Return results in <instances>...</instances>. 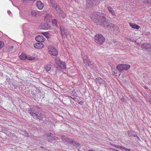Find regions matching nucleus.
<instances>
[{"label": "nucleus", "instance_id": "nucleus-1", "mask_svg": "<svg viewBox=\"0 0 151 151\" xmlns=\"http://www.w3.org/2000/svg\"><path fill=\"white\" fill-rule=\"evenodd\" d=\"M103 15L100 13H94L91 18L94 23L103 26L105 28H110L111 30H113L112 29H113L114 25L109 22H108Z\"/></svg>", "mask_w": 151, "mask_h": 151}, {"label": "nucleus", "instance_id": "nucleus-2", "mask_svg": "<svg viewBox=\"0 0 151 151\" xmlns=\"http://www.w3.org/2000/svg\"><path fill=\"white\" fill-rule=\"evenodd\" d=\"M94 40L97 44L101 45L105 42V39L102 35L100 34H98L95 35Z\"/></svg>", "mask_w": 151, "mask_h": 151}, {"label": "nucleus", "instance_id": "nucleus-3", "mask_svg": "<svg viewBox=\"0 0 151 151\" xmlns=\"http://www.w3.org/2000/svg\"><path fill=\"white\" fill-rule=\"evenodd\" d=\"M130 67V65L128 64H120L117 66L116 68L120 73L123 70H128Z\"/></svg>", "mask_w": 151, "mask_h": 151}, {"label": "nucleus", "instance_id": "nucleus-4", "mask_svg": "<svg viewBox=\"0 0 151 151\" xmlns=\"http://www.w3.org/2000/svg\"><path fill=\"white\" fill-rule=\"evenodd\" d=\"M99 3V0H89L86 2V7L88 8H91L93 6L98 4Z\"/></svg>", "mask_w": 151, "mask_h": 151}, {"label": "nucleus", "instance_id": "nucleus-5", "mask_svg": "<svg viewBox=\"0 0 151 151\" xmlns=\"http://www.w3.org/2000/svg\"><path fill=\"white\" fill-rule=\"evenodd\" d=\"M95 81L98 86L105 85L106 83V81L104 80L100 77L96 78Z\"/></svg>", "mask_w": 151, "mask_h": 151}, {"label": "nucleus", "instance_id": "nucleus-6", "mask_svg": "<svg viewBox=\"0 0 151 151\" xmlns=\"http://www.w3.org/2000/svg\"><path fill=\"white\" fill-rule=\"evenodd\" d=\"M31 115L35 118H37L40 120H42L44 117L43 115L41 113L36 114L34 112H30Z\"/></svg>", "mask_w": 151, "mask_h": 151}, {"label": "nucleus", "instance_id": "nucleus-7", "mask_svg": "<svg viewBox=\"0 0 151 151\" xmlns=\"http://www.w3.org/2000/svg\"><path fill=\"white\" fill-rule=\"evenodd\" d=\"M83 62L85 65L84 66L86 67H90L92 68L93 66V63L89 59H86L85 58H83Z\"/></svg>", "mask_w": 151, "mask_h": 151}, {"label": "nucleus", "instance_id": "nucleus-8", "mask_svg": "<svg viewBox=\"0 0 151 151\" xmlns=\"http://www.w3.org/2000/svg\"><path fill=\"white\" fill-rule=\"evenodd\" d=\"M48 49L49 54L55 56L58 54V52L56 48L53 47H50Z\"/></svg>", "mask_w": 151, "mask_h": 151}, {"label": "nucleus", "instance_id": "nucleus-9", "mask_svg": "<svg viewBox=\"0 0 151 151\" xmlns=\"http://www.w3.org/2000/svg\"><path fill=\"white\" fill-rule=\"evenodd\" d=\"M60 29L62 37H66L68 34L67 29H65L63 26H60Z\"/></svg>", "mask_w": 151, "mask_h": 151}, {"label": "nucleus", "instance_id": "nucleus-10", "mask_svg": "<svg viewBox=\"0 0 151 151\" xmlns=\"http://www.w3.org/2000/svg\"><path fill=\"white\" fill-rule=\"evenodd\" d=\"M62 138L63 142L66 144H71L73 142V140H72L71 139H69L67 137H62Z\"/></svg>", "mask_w": 151, "mask_h": 151}, {"label": "nucleus", "instance_id": "nucleus-11", "mask_svg": "<svg viewBox=\"0 0 151 151\" xmlns=\"http://www.w3.org/2000/svg\"><path fill=\"white\" fill-rule=\"evenodd\" d=\"M35 39L37 41L40 42H44L45 39V38L42 35H38L36 36L35 37Z\"/></svg>", "mask_w": 151, "mask_h": 151}, {"label": "nucleus", "instance_id": "nucleus-12", "mask_svg": "<svg viewBox=\"0 0 151 151\" xmlns=\"http://www.w3.org/2000/svg\"><path fill=\"white\" fill-rule=\"evenodd\" d=\"M50 1L52 4V7L55 9L56 11H58V10L60 9V7L57 6L55 1L54 0H50Z\"/></svg>", "mask_w": 151, "mask_h": 151}, {"label": "nucleus", "instance_id": "nucleus-13", "mask_svg": "<svg viewBox=\"0 0 151 151\" xmlns=\"http://www.w3.org/2000/svg\"><path fill=\"white\" fill-rule=\"evenodd\" d=\"M127 133L129 137H136L138 139L140 140L139 137L137 136L135 132L131 131H128Z\"/></svg>", "mask_w": 151, "mask_h": 151}, {"label": "nucleus", "instance_id": "nucleus-14", "mask_svg": "<svg viewBox=\"0 0 151 151\" xmlns=\"http://www.w3.org/2000/svg\"><path fill=\"white\" fill-rule=\"evenodd\" d=\"M44 46L43 44L41 43H35L34 44V47L37 49H41Z\"/></svg>", "mask_w": 151, "mask_h": 151}, {"label": "nucleus", "instance_id": "nucleus-15", "mask_svg": "<svg viewBox=\"0 0 151 151\" xmlns=\"http://www.w3.org/2000/svg\"><path fill=\"white\" fill-rule=\"evenodd\" d=\"M55 64H54L55 67L57 68L59 67V65H60L61 62H62L60 60V59L58 58H56L55 59Z\"/></svg>", "mask_w": 151, "mask_h": 151}, {"label": "nucleus", "instance_id": "nucleus-16", "mask_svg": "<svg viewBox=\"0 0 151 151\" xmlns=\"http://www.w3.org/2000/svg\"><path fill=\"white\" fill-rule=\"evenodd\" d=\"M142 47L145 49H151L150 43H145L142 45Z\"/></svg>", "mask_w": 151, "mask_h": 151}, {"label": "nucleus", "instance_id": "nucleus-17", "mask_svg": "<svg viewBox=\"0 0 151 151\" xmlns=\"http://www.w3.org/2000/svg\"><path fill=\"white\" fill-rule=\"evenodd\" d=\"M41 28L44 29H49L50 27V25L48 23H46L43 25L41 26Z\"/></svg>", "mask_w": 151, "mask_h": 151}, {"label": "nucleus", "instance_id": "nucleus-18", "mask_svg": "<svg viewBox=\"0 0 151 151\" xmlns=\"http://www.w3.org/2000/svg\"><path fill=\"white\" fill-rule=\"evenodd\" d=\"M56 11L58 13L59 16L61 17L64 18L65 17L66 14L63 11L60 10V9L58 10V11Z\"/></svg>", "mask_w": 151, "mask_h": 151}, {"label": "nucleus", "instance_id": "nucleus-19", "mask_svg": "<svg viewBox=\"0 0 151 151\" xmlns=\"http://www.w3.org/2000/svg\"><path fill=\"white\" fill-rule=\"evenodd\" d=\"M36 6L37 8L40 9H42L44 6L43 4L40 1H38L36 2Z\"/></svg>", "mask_w": 151, "mask_h": 151}, {"label": "nucleus", "instance_id": "nucleus-20", "mask_svg": "<svg viewBox=\"0 0 151 151\" xmlns=\"http://www.w3.org/2000/svg\"><path fill=\"white\" fill-rule=\"evenodd\" d=\"M59 67H58L57 68L60 69H65L66 68L65 64L64 62H62L59 65Z\"/></svg>", "mask_w": 151, "mask_h": 151}, {"label": "nucleus", "instance_id": "nucleus-21", "mask_svg": "<svg viewBox=\"0 0 151 151\" xmlns=\"http://www.w3.org/2000/svg\"><path fill=\"white\" fill-rule=\"evenodd\" d=\"M73 145V148L74 149H78L80 148L81 147L80 144L77 142H74L72 143Z\"/></svg>", "mask_w": 151, "mask_h": 151}, {"label": "nucleus", "instance_id": "nucleus-22", "mask_svg": "<svg viewBox=\"0 0 151 151\" xmlns=\"http://www.w3.org/2000/svg\"><path fill=\"white\" fill-rule=\"evenodd\" d=\"M129 26L132 28L138 29L140 28V26L134 23H129Z\"/></svg>", "mask_w": 151, "mask_h": 151}, {"label": "nucleus", "instance_id": "nucleus-23", "mask_svg": "<svg viewBox=\"0 0 151 151\" xmlns=\"http://www.w3.org/2000/svg\"><path fill=\"white\" fill-rule=\"evenodd\" d=\"M49 142L51 141H56L58 139V138L56 137L53 136L47 139Z\"/></svg>", "mask_w": 151, "mask_h": 151}, {"label": "nucleus", "instance_id": "nucleus-24", "mask_svg": "<svg viewBox=\"0 0 151 151\" xmlns=\"http://www.w3.org/2000/svg\"><path fill=\"white\" fill-rule=\"evenodd\" d=\"M108 9L109 12L113 16H115V12L112 8L110 6L108 7Z\"/></svg>", "mask_w": 151, "mask_h": 151}, {"label": "nucleus", "instance_id": "nucleus-25", "mask_svg": "<svg viewBox=\"0 0 151 151\" xmlns=\"http://www.w3.org/2000/svg\"><path fill=\"white\" fill-rule=\"evenodd\" d=\"M45 69L47 72L49 71L51 68V66L50 65H46L44 67Z\"/></svg>", "mask_w": 151, "mask_h": 151}, {"label": "nucleus", "instance_id": "nucleus-26", "mask_svg": "<svg viewBox=\"0 0 151 151\" xmlns=\"http://www.w3.org/2000/svg\"><path fill=\"white\" fill-rule=\"evenodd\" d=\"M27 56L24 53H22L19 56L20 59L22 60H24L27 59Z\"/></svg>", "mask_w": 151, "mask_h": 151}, {"label": "nucleus", "instance_id": "nucleus-27", "mask_svg": "<svg viewBox=\"0 0 151 151\" xmlns=\"http://www.w3.org/2000/svg\"><path fill=\"white\" fill-rule=\"evenodd\" d=\"M52 18V15L50 14H47L45 18V19L47 21V20H50Z\"/></svg>", "mask_w": 151, "mask_h": 151}, {"label": "nucleus", "instance_id": "nucleus-28", "mask_svg": "<svg viewBox=\"0 0 151 151\" xmlns=\"http://www.w3.org/2000/svg\"><path fill=\"white\" fill-rule=\"evenodd\" d=\"M13 48L14 47L13 46H9L8 48L7 51L9 52H14Z\"/></svg>", "mask_w": 151, "mask_h": 151}, {"label": "nucleus", "instance_id": "nucleus-29", "mask_svg": "<svg viewBox=\"0 0 151 151\" xmlns=\"http://www.w3.org/2000/svg\"><path fill=\"white\" fill-rule=\"evenodd\" d=\"M52 23L53 26H57V22L56 19H53L52 21Z\"/></svg>", "mask_w": 151, "mask_h": 151}, {"label": "nucleus", "instance_id": "nucleus-30", "mask_svg": "<svg viewBox=\"0 0 151 151\" xmlns=\"http://www.w3.org/2000/svg\"><path fill=\"white\" fill-rule=\"evenodd\" d=\"M31 15L32 17H36L37 15V13L35 11H32L31 12Z\"/></svg>", "mask_w": 151, "mask_h": 151}, {"label": "nucleus", "instance_id": "nucleus-31", "mask_svg": "<svg viewBox=\"0 0 151 151\" xmlns=\"http://www.w3.org/2000/svg\"><path fill=\"white\" fill-rule=\"evenodd\" d=\"M35 58L32 56H27V59L30 60H34Z\"/></svg>", "mask_w": 151, "mask_h": 151}, {"label": "nucleus", "instance_id": "nucleus-32", "mask_svg": "<svg viewBox=\"0 0 151 151\" xmlns=\"http://www.w3.org/2000/svg\"><path fill=\"white\" fill-rule=\"evenodd\" d=\"M43 35L45 36L47 38H49V34L47 32H45L42 33Z\"/></svg>", "mask_w": 151, "mask_h": 151}, {"label": "nucleus", "instance_id": "nucleus-33", "mask_svg": "<svg viewBox=\"0 0 151 151\" xmlns=\"http://www.w3.org/2000/svg\"><path fill=\"white\" fill-rule=\"evenodd\" d=\"M112 74L114 75L115 76H116L119 77V76H120V74H121V73H120V72H119V73H118L117 74V73H116L115 72L113 71L112 72Z\"/></svg>", "mask_w": 151, "mask_h": 151}, {"label": "nucleus", "instance_id": "nucleus-34", "mask_svg": "<svg viewBox=\"0 0 151 151\" xmlns=\"http://www.w3.org/2000/svg\"><path fill=\"white\" fill-rule=\"evenodd\" d=\"M4 42L1 41H0V49H2V47H4Z\"/></svg>", "mask_w": 151, "mask_h": 151}, {"label": "nucleus", "instance_id": "nucleus-35", "mask_svg": "<svg viewBox=\"0 0 151 151\" xmlns=\"http://www.w3.org/2000/svg\"><path fill=\"white\" fill-rule=\"evenodd\" d=\"M53 136H54L53 134L52 133L48 134L47 135V139H48L49 138H50Z\"/></svg>", "mask_w": 151, "mask_h": 151}, {"label": "nucleus", "instance_id": "nucleus-36", "mask_svg": "<svg viewBox=\"0 0 151 151\" xmlns=\"http://www.w3.org/2000/svg\"><path fill=\"white\" fill-rule=\"evenodd\" d=\"M122 148L124 149L126 151H130V149L124 147H122Z\"/></svg>", "mask_w": 151, "mask_h": 151}, {"label": "nucleus", "instance_id": "nucleus-37", "mask_svg": "<svg viewBox=\"0 0 151 151\" xmlns=\"http://www.w3.org/2000/svg\"><path fill=\"white\" fill-rule=\"evenodd\" d=\"M129 96L130 97V98H132L134 101H137L136 99L133 96L130 95V96Z\"/></svg>", "mask_w": 151, "mask_h": 151}, {"label": "nucleus", "instance_id": "nucleus-38", "mask_svg": "<svg viewBox=\"0 0 151 151\" xmlns=\"http://www.w3.org/2000/svg\"><path fill=\"white\" fill-rule=\"evenodd\" d=\"M33 111V110H32V109H31V108L29 109L28 110V111H29V113H30V114L31 112H34V111Z\"/></svg>", "mask_w": 151, "mask_h": 151}, {"label": "nucleus", "instance_id": "nucleus-39", "mask_svg": "<svg viewBox=\"0 0 151 151\" xmlns=\"http://www.w3.org/2000/svg\"><path fill=\"white\" fill-rule=\"evenodd\" d=\"M121 100L122 102H125V100L124 98H122Z\"/></svg>", "mask_w": 151, "mask_h": 151}, {"label": "nucleus", "instance_id": "nucleus-40", "mask_svg": "<svg viewBox=\"0 0 151 151\" xmlns=\"http://www.w3.org/2000/svg\"><path fill=\"white\" fill-rule=\"evenodd\" d=\"M83 102L82 101H81L79 102H78V103L81 105H82L83 104Z\"/></svg>", "mask_w": 151, "mask_h": 151}, {"label": "nucleus", "instance_id": "nucleus-41", "mask_svg": "<svg viewBox=\"0 0 151 151\" xmlns=\"http://www.w3.org/2000/svg\"><path fill=\"white\" fill-rule=\"evenodd\" d=\"M113 145L114 146V147H117V148H119V146L118 145Z\"/></svg>", "mask_w": 151, "mask_h": 151}, {"label": "nucleus", "instance_id": "nucleus-42", "mask_svg": "<svg viewBox=\"0 0 151 151\" xmlns=\"http://www.w3.org/2000/svg\"><path fill=\"white\" fill-rule=\"evenodd\" d=\"M7 13H8V14H9V15H10V14H11V12H10V11H7Z\"/></svg>", "mask_w": 151, "mask_h": 151}, {"label": "nucleus", "instance_id": "nucleus-43", "mask_svg": "<svg viewBox=\"0 0 151 151\" xmlns=\"http://www.w3.org/2000/svg\"><path fill=\"white\" fill-rule=\"evenodd\" d=\"M69 97H70V98H71V99H73L74 100H75V99H76V98H72V97H70V96H69Z\"/></svg>", "mask_w": 151, "mask_h": 151}, {"label": "nucleus", "instance_id": "nucleus-44", "mask_svg": "<svg viewBox=\"0 0 151 151\" xmlns=\"http://www.w3.org/2000/svg\"><path fill=\"white\" fill-rule=\"evenodd\" d=\"M36 107L37 108V109H40V107H39L38 106H36Z\"/></svg>", "mask_w": 151, "mask_h": 151}, {"label": "nucleus", "instance_id": "nucleus-45", "mask_svg": "<svg viewBox=\"0 0 151 151\" xmlns=\"http://www.w3.org/2000/svg\"><path fill=\"white\" fill-rule=\"evenodd\" d=\"M149 102L151 104V98L149 99Z\"/></svg>", "mask_w": 151, "mask_h": 151}, {"label": "nucleus", "instance_id": "nucleus-46", "mask_svg": "<svg viewBox=\"0 0 151 151\" xmlns=\"http://www.w3.org/2000/svg\"><path fill=\"white\" fill-rule=\"evenodd\" d=\"M41 147L42 148H43V149H45V148L43 147H42V146H41Z\"/></svg>", "mask_w": 151, "mask_h": 151}, {"label": "nucleus", "instance_id": "nucleus-47", "mask_svg": "<svg viewBox=\"0 0 151 151\" xmlns=\"http://www.w3.org/2000/svg\"><path fill=\"white\" fill-rule=\"evenodd\" d=\"M145 88L146 89H147V87H145Z\"/></svg>", "mask_w": 151, "mask_h": 151}, {"label": "nucleus", "instance_id": "nucleus-48", "mask_svg": "<svg viewBox=\"0 0 151 151\" xmlns=\"http://www.w3.org/2000/svg\"><path fill=\"white\" fill-rule=\"evenodd\" d=\"M150 45H151V44L150 43Z\"/></svg>", "mask_w": 151, "mask_h": 151}]
</instances>
